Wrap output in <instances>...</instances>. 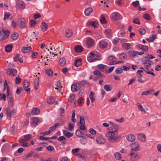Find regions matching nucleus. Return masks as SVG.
Listing matches in <instances>:
<instances>
[{
	"label": "nucleus",
	"mask_w": 161,
	"mask_h": 161,
	"mask_svg": "<svg viewBox=\"0 0 161 161\" xmlns=\"http://www.w3.org/2000/svg\"><path fill=\"white\" fill-rule=\"evenodd\" d=\"M119 128L117 125L114 124L109 128L110 131L106 134V136L108 137V141L110 142H115L120 140V136H117Z\"/></svg>",
	"instance_id": "nucleus-1"
},
{
	"label": "nucleus",
	"mask_w": 161,
	"mask_h": 161,
	"mask_svg": "<svg viewBox=\"0 0 161 161\" xmlns=\"http://www.w3.org/2000/svg\"><path fill=\"white\" fill-rule=\"evenodd\" d=\"M101 59V57L98 54H94L91 52L90 55L87 58V60L90 62H92L95 60H100Z\"/></svg>",
	"instance_id": "nucleus-2"
},
{
	"label": "nucleus",
	"mask_w": 161,
	"mask_h": 161,
	"mask_svg": "<svg viewBox=\"0 0 161 161\" xmlns=\"http://www.w3.org/2000/svg\"><path fill=\"white\" fill-rule=\"evenodd\" d=\"M130 156V159L131 161H135L137 160L139 158V156L138 153H135L133 151H131L129 155Z\"/></svg>",
	"instance_id": "nucleus-3"
},
{
	"label": "nucleus",
	"mask_w": 161,
	"mask_h": 161,
	"mask_svg": "<svg viewBox=\"0 0 161 161\" xmlns=\"http://www.w3.org/2000/svg\"><path fill=\"white\" fill-rule=\"evenodd\" d=\"M17 25L20 28H24L26 25L25 20L23 18L18 19L17 21Z\"/></svg>",
	"instance_id": "nucleus-4"
},
{
	"label": "nucleus",
	"mask_w": 161,
	"mask_h": 161,
	"mask_svg": "<svg viewBox=\"0 0 161 161\" xmlns=\"http://www.w3.org/2000/svg\"><path fill=\"white\" fill-rule=\"evenodd\" d=\"M130 148L132 151H137L140 149V145L137 142L132 143L130 145Z\"/></svg>",
	"instance_id": "nucleus-5"
},
{
	"label": "nucleus",
	"mask_w": 161,
	"mask_h": 161,
	"mask_svg": "<svg viewBox=\"0 0 161 161\" xmlns=\"http://www.w3.org/2000/svg\"><path fill=\"white\" fill-rule=\"evenodd\" d=\"M32 135L31 134H28L24 136V138L19 139V142L20 143H24L27 141H30L31 139Z\"/></svg>",
	"instance_id": "nucleus-6"
},
{
	"label": "nucleus",
	"mask_w": 161,
	"mask_h": 161,
	"mask_svg": "<svg viewBox=\"0 0 161 161\" xmlns=\"http://www.w3.org/2000/svg\"><path fill=\"white\" fill-rule=\"evenodd\" d=\"M30 85V81L27 80H25L23 83V87L24 89L25 90V91L28 93L29 92V93H30L29 92L31 88H27Z\"/></svg>",
	"instance_id": "nucleus-7"
},
{
	"label": "nucleus",
	"mask_w": 161,
	"mask_h": 161,
	"mask_svg": "<svg viewBox=\"0 0 161 161\" xmlns=\"http://www.w3.org/2000/svg\"><path fill=\"white\" fill-rule=\"evenodd\" d=\"M96 141L98 144L103 145L105 143L106 140L103 137L99 136L97 137Z\"/></svg>",
	"instance_id": "nucleus-8"
},
{
	"label": "nucleus",
	"mask_w": 161,
	"mask_h": 161,
	"mask_svg": "<svg viewBox=\"0 0 161 161\" xmlns=\"http://www.w3.org/2000/svg\"><path fill=\"white\" fill-rule=\"evenodd\" d=\"M81 87L80 84L79 83L72 84L71 86V91L73 92H74L79 90Z\"/></svg>",
	"instance_id": "nucleus-9"
},
{
	"label": "nucleus",
	"mask_w": 161,
	"mask_h": 161,
	"mask_svg": "<svg viewBox=\"0 0 161 161\" xmlns=\"http://www.w3.org/2000/svg\"><path fill=\"white\" fill-rule=\"evenodd\" d=\"M108 59L109 61H111L109 63V65L116 64L117 63L116 61V58L115 56L113 55L110 56L108 57Z\"/></svg>",
	"instance_id": "nucleus-10"
},
{
	"label": "nucleus",
	"mask_w": 161,
	"mask_h": 161,
	"mask_svg": "<svg viewBox=\"0 0 161 161\" xmlns=\"http://www.w3.org/2000/svg\"><path fill=\"white\" fill-rule=\"evenodd\" d=\"M111 18L116 21L119 20L121 18L120 14L117 12L113 13L111 15Z\"/></svg>",
	"instance_id": "nucleus-11"
},
{
	"label": "nucleus",
	"mask_w": 161,
	"mask_h": 161,
	"mask_svg": "<svg viewBox=\"0 0 161 161\" xmlns=\"http://www.w3.org/2000/svg\"><path fill=\"white\" fill-rule=\"evenodd\" d=\"M108 45V43L107 42L104 40H103L100 41L99 45L101 48H104L106 47Z\"/></svg>",
	"instance_id": "nucleus-12"
},
{
	"label": "nucleus",
	"mask_w": 161,
	"mask_h": 161,
	"mask_svg": "<svg viewBox=\"0 0 161 161\" xmlns=\"http://www.w3.org/2000/svg\"><path fill=\"white\" fill-rule=\"evenodd\" d=\"M3 33L4 34V36H1L0 37V41H2L5 39H6L10 34V32L8 31H3Z\"/></svg>",
	"instance_id": "nucleus-13"
},
{
	"label": "nucleus",
	"mask_w": 161,
	"mask_h": 161,
	"mask_svg": "<svg viewBox=\"0 0 161 161\" xmlns=\"http://www.w3.org/2000/svg\"><path fill=\"white\" fill-rule=\"evenodd\" d=\"M137 138L139 140L142 142H144L146 140V136L143 133L138 134Z\"/></svg>",
	"instance_id": "nucleus-14"
},
{
	"label": "nucleus",
	"mask_w": 161,
	"mask_h": 161,
	"mask_svg": "<svg viewBox=\"0 0 161 161\" xmlns=\"http://www.w3.org/2000/svg\"><path fill=\"white\" fill-rule=\"evenodd\" d=\"M152 63V61L149 60H145L144 62H143V63L144 64V67L146 69H148L150 67L151 63Z\"/></svg>",
	"instance_id": "nucleus-15"
},
{
	"label": "nucleus",
	"mask_w": 161,
	"mask_h": 161,
	"mask_svg": "<svg viewBox=\"0 0 161 161\" xmlns=\"http://www.w3.org/2000/svg\"><path fill=\"white\" fill-rule=\"evenodd\" d=\"M94 43V40L92 38H89L87 41V44L88 48H91L93 46Z\"/></svg>",
	"instance_id": "nucleus-16"
},
{
	"label": "nucleus",
	"mask_w": 161,
	"mask_h": 161,
	"mask_svg": "<svg viewBox=\"0 0 161 161\" xmlns=\"http://www.w3.org/2000/svg\"><path fill=\"white\" fill-rule=\"evenodd\" d=\"M87 26L90 25L93 27L94 28H97L98 26V23L97 22L89 21L86 23Z\"/></svg>",
	"instance_id": "nucleus-17"
},
{
	"label": "nucleus",
	"mask_w": 161,
	"mask_h": 161,
	"mask_svg": "<svg viewBox=\"0 0 161 161\" xmlns=\"http://www.w3.org/2000/svg\"><path fill=\"white\" fill-rule=\"evenodd\" d=\"M22 51L24 53H28L32 51V48L31 46L29 47H23L22 49Z\"/></svg>",
	"instance_id": "nucleus-18"
},
{
	"label": "nucleus",
	"mask_w": 161,
	"mask_h": 161,
	"mask_svg": "<svg viewBox=\"0 0 161 161\" xmlns=\"http://www.w3.org/2000/svg\"><path fill=\"white\" fill-rule=\"evenodd\" d=\"M138 52L135 51H128V55L129 57L130 58H134L137 55Z\"/></svg>",
	"instance_id": "nucleus-19"
},
{
	"label": "nucleus",
	"mask_w": 161,
	"mask_h": 161,
	"mask_svg": "<svg viewBox=\"0 0 161 161\" xmlns=\"http://www.w3.org/2000/svg\"><path fill=\"white\" fill-rule=\"evenodd\" d=\"M93 73L94 75H97L99 79L103 77V75L102 73L98 70L94 71Z\"/></svg>",
	"instance_id": "nucleus-20"
},
{
	"label": "nucleus",
	"mask_w": 161,
	"mask_h": 161,
	"mask_svg": "<svg viewBox=\"0 0 161 161\" xmlns=\"http://www.w3.org/2000/svg\"><path fill=\"white\" fill-rule=\"evenodd\" d=\"M135 136L133 134L129 135L126 137L127 140L130 142H134L135 141Z\"/></svg>",
	"instance_id": "nucleus-21"
},
{
	"label": "nucleus",
	"mask_w": 161,
	"mask_h": 161,
	"mask_svg": "<svg viewBox=\"0 0 161 161\" xmlns=\"http://www.w3.org/2000/svg\"><path fill=\"white\" fill-rule=\"evenodd\" d=\"M75 51L77 53H81L83 51V48L81 45L75 46Z\"/></svg>",
	"instance_id": "nucleus-22"
},
{
	"label": "nucleus",
	"mask_w": 161,
	"mask_h": 161,
	"mask_svg": "<svg viewBox=\"0 0 161 161\" xmlns=\"http://www.w3.org/2000/svg\"><path fill=\"white\" fill-rule=\"evenodd\" d=\"M137 47L141 49L146 52H147L148 50V47L147 46H145L142 45L141 44H139L137 45Z\"/></svg>",
	"instance_id": "nucleus-23"
},
{
	"label": "nucleus",
	"mask_w": 161,
	"mask_h": 161,
	"mask_svg": "<svg viewBox=\"0 0 161 161\" xmlns=\"http://www.w3.org/2000/svg\"><path fill=\"white\" fill-rule=\"evenodd\" d=\"M31 120L32 121L31 124L33 125L34 127H35L39 121L38 119L36 117L32 118Z\"/></svg>",
	"instance_id": "nucleus-24"
},
{
	"label": "nucleus",
	"mask_w": 161,
	"mask_h": 161,
	"mask_svg": "<svg viewBox=\"0 0 161 161\" xmlns=\"http://www.w3.org/2000/svg\"><path fill=\"white\" fill-rule=\"evenodd\" d=\"M66 63V60L64 58H62L59 60V64L61 66H63Z\"/></svg>",
	"instance_id": "nucleus-25"
},
{
	"label": "nucleus",
	"mask_w": 161,
	"mask_h": 161,
	"mask_svg": "<svg viewBox=\"0 0 161 161\" xmlns=\"http://www.w3.org/2000/svg\"><path fill=\"white\" fill-rule=\"evenodd\" d=\"M105 35L107 37H110L111 34V30L110 29H107L105 30L104 31Z\"/></svg>",
	"instance_id": "nucleus-26"
},
{
	"label": "nucleus",
	"mask_w": 161,
	"mask_h": 161,
	"mask_svg": "<svg viewBox=\"0 0 161 161\" xmlns=\"http://www.w3.org/2000/svg\"><path fill=\"white\" fill-rule=\"evenodd\" d=\"M93 11V9L91 8H86L85 11V14L86 16H89Z\"/></svg>",
	"instance_id": "nucleus-27"
},
{
	"label": "nucleus",
	"mask_w": 161,
	"mask_h": 161,
	"mask_svg": "<svg viewBox=\"0 0 161 161\" xmlns=\"http://www.w3.org/2000/svg\"><path fill=\"white\" fill-rule=\"evenodd\" d=\"M55 101V98L53 97H50L48 98L47 99V103L49 104H52L54 103Z\"/></svg>",
	"instance_id": "nucleus-28"
},
{
	"label": "nucleus",
	"mask_w": 161,
	"mask_h": 161,
	"mask_svg": "<svg viewBox=\"0 0 161 161\" xmlns=\"http://www.w3.org/2000/svg\"><path fill=\"white\" fill-rule=\"evenodd\" d=\"M60 125V124L58 123L55 124L53 126L50 127L49 130L50 132H52L53 131L56 129L57 127Z\"/></svg>",
	"instance_id": "nucleus-29"
},
{
	"label": "nucleus",
	"mask_w": 161,
	"mask_h": 161,
	"mask_svg": "<svg viewBox=\"0 0 161 161\" xmlns=\"http://www.w3.org/2000/svg\"><path fill=\"white\" fill-rule=\"evenodd\" d=\"M64 133L65 136L67 138H69L73 136V133L69 132L67 130H65L64 131Z\"/></svg>",
	"instance_id": "nucleus-30"
},
{
	"label": "nucleus",
	"mask_w": 161,
	"mask_h": 161,
	"mask_svg": "<svg viewBox=\"0 0 161 161\" xmlns=\"http://www.w3.org/2000/svg\"><path fill=\"white\" fill-rule=\"evenodd\" d=\"M6 110L7 111V118L8 120H10L11 118V110L8 107H7L6 108Z\"/></svg>",
	"instance_id": "nucleus-31"
},
{
	"label": "nucleus",
	"mask_w": 161,
	"mask_h": 161,
	"mask_svg": "<svg viewBox=\"0 0 161 161\" xmlns=\"http://www.w3.org/2000/svg\"><path fill=\"white\" fill-rule=\"evenodd\" d=\"M76 67H78L82 64L81 59H78L75 60L74 63Z\"/></svg>",
	"instance_id": "nucleus-32"
},
{
	"label": "nucleus",
	"mask_w": 161,
	"mask_h": 161,
	"mask_svg": "<svg viewBox=\"0 0 161 161\" xmlns=\"http://www.w3.org/2000/svg\"><path fill=\"white\" fill-rule=\"evenodd\" d=\"M156 37L157 36L156 35H153L152 37H150L149 38H146V39L149 42H152L154 41Z\"/></svg>",
	"instance_id": "nucleus-33"
},
{
	"label": "nucleus",
	"mask_w": 161,
	"mask_h": 161,
	"mask_svg": "<svg viewBox=\"0 0 161 161\" xmlns=\"http://www.w3.org/2000/svg\"><path fill=\"white\" fill-rule=\"evenodd\" d=\"M40 109L38 108H35L31 111V113L33 114L37 115L39 114L40 112Z\"/></svg>",
	"instance_id": "nucleus-34"
},
{
	"label": "nucleus",
	"mask_w": 161,
	"mask_h": 161,
	"mask_svg": "<svg viewBox=\"0 0 161 161\" xmlns=\"http://www.w3.org/2000/svg\"><path fill=\"white\" fill-rule=\"evenodd\" d=\"M13 46L12 45H9L6 46L5 47V51L7 52H10L13 48Z\"/></svg>",
	"instance_id": "nucleus-35"
},
{
	"label": "nucleus",
	"mask_w": 161,
	"mask_h": 161,
	"mask_svg": "<svg viewBox=\"0 0 161 161\" xmlns=\"http://www.w3.org/2000/svg\"><path fill=\"white\" fill-rule=\"evenodd\" d=\"M73 34L72 31L70 30H68L66 31L65 36L67 37H69L72 36Z\"/></svg>",
	"instance_id": "nucleus-36"
},
{
	"label": "nucleus",
	"mask_w": 161,
	"mask_h": 161,
	"mask_svg": "<svg viewBox=\"0 0 161 161\" xmlns=\"http://www.w3.org/2000/svg\"><path fill=\"white\" fill-rule=\"evenodd\" d=\"M101 18L100 19V21L102 24H106L107 22L106 20L105 17L103 14L101 15Z\"/></svg>",
	"instance_id": "nucleus-37"
},
{
	"label": "nucleus",
	"mask_w": 161,
	"mask_h": 161,
	"mask_svg": "<svg viewBox=\"0 0 161 161\" xmlns=\"http://www.w3.org/2000/svg\"><path fill=\"white\" fill-rule=\"evenodd\" d=\"M46 73L47 75L49 76H51L53 74V72L51 69H47L46 70Z\"/></svg>",
	"instance_id": "nucleus-38"
},
{
	"label": "nucleus",
	"mask_w": 161,
	"mask_h": 161,
	"mask_svg": "<svg viewBox=\"0 0 161 161\" xmlns=\"http://www.w3.org/2000/svg\"><path fill=\"white\" fill-rule=\"evenodd\" d=\"M75 134L77 136L80 137L83 136L84 135V133L79 130H76Z\"/></svg>",
	"instance_id": "nucleus-39"
},
{
	"label": "nucleus",
	"mask_w": 161,
	"mask_h": 161,
	"mask_svg": "<svg viewBox=\"0 0 161 161\" xmlns=\"http://www.w3.org/2000/svg\"><path fill=\"white\" fill-rule=\"evenodd\" d=\"M42 30L43 31H46L47 29L48 26L44 22H42Z\"/></svg>",
	"instance_id": "nucleus-40"
},
{
	"label": "nucleus",
	"mask_w": 161,
	"mask_h": 161,
	"mask_svg": "<svg viewBox=\"0 0 161 161\" xmlns=\"http://www.w3.org/2000/svg\"><path fill=\"white\" fill-rule=\"evenodd\" d=\"M106 66L105 65L103 64H99L97 66V68H98L102 72H103L104 70V68Z\"/></svg>",
	"instance_id": "nucleus-41"
},
{
	"label": "nucleus",
	"mask_w": 161,
	"mask_h": 161,
	"mask_svg": "<svg viewBox=\"0 0 161 161\" xmlns=\"http://www.w3.org/2000/svg\"><path fill=\"white\" fill-rule=\"evenodd\" d=\"M48 53L50 54L51 53V52H50L49 49H47V51H44L43 54L44 56V58H48V56H49Z\"/></svg>",
	"instance_id": "nucleus-42"
},
{
	"label": "nucleus",
	"mask_w": 161,
	"mask_h": 161,
	"mask_svg": "<svg viewBox=\"0 0 161 161\" xmlns=\"http://www.w3.org/2000/svg\"><path fill=\"white\" fill-rule=\"evenodd\" d=\"M114 156L115 158L117 160H120L122 158L121 154L119 153H114Z\"/></svg>",
	"instance_id": "nucleus-43"
},
{
	"label": "nucleus",
	"mask_w": 161,
	"mask_h": 161,
	"mask_svg": "<svg viewBox=\"0 0 161 161\" xmlns=\"http://www.w3.org/2000/svg\"><path fill=\"white\" fill-rule=\"evenodd\" d=\"M123 47L126 50H128L130 48V45L129 43H125L123 44Z\"/></svg>",
	"instance_id": "nucleus-44"
},
{
	"label": "nucleus",
	"mask_w": 161,
	"mask_h": 161,
	"mask_svg": "<svg viewBox=\"0 0 161 161\" xmlns=\"http://www.w3.org/2000/svg\"><path fill=\"white\" fill-rule=\"evenodd\" d=\"M8 99L9 100V103H8L9 106L11 107H12L14 103L13 98L11 96H10V97L8 98Z\"/></svg>",
	"instance_id": "nucleus-45"
},
{
	"label": "nucleus",
	"mask_w": 161,
	"mask_h": 161,
	"mask_svg": "<svg viewBox=\"0 0 161 161\" xmlns=\"http://www.w3.org/2000/svg\"><path fill=\"white\" fill-rule=\"evenodd\" d=\"M33 154V153L32 152H30L28 154H26L24 157V160H26L29 158L31 157L32 155Z\"/></svg>",
	"instance_id": "nucleus-46"
},
{
	"label": "nucleus",
	"mask_w": 161,
	"mask_h": 161,
	"mask_svg": "<svg viewBox=\"0 0 161 161\" xmlns=\"http://www.w3.org/2000/svg\"><path fill=\"white\" fill-rule=\"evenodd\" d=\"M39 78H37L35 80V88L36 90H37L38 88L39 85Z\"/></svg>",
	"instance_id": "nucleus-47"
},
{
	"label": "nucleus",
	"mask_w": 161,
	"mask_h": 161,
	"mask_svg": "<svg viewBox=\"0 0 161 161\" xmlns=\"http://www.w3.org/2000/svg\"><path fill=\"white\" fill-rule=\"evenodd\" d=\"M119 57L121 59H126L127 58V55L125 53H122L119 54Z\"/></svg>",
	"instance_id": "nucleus-48"
},
{
	"label": "nucleus",
	"mask_w": 161,
	"mask_h": 161,
	"mask_svg": "<svg viewBox=\"0 0 161 161\" xmlns=\"http://www.w3.org/2000/svg\"><path fill=\"white\" fill-rule=\"evenodd\" d=\"M19 37V34L17 33H14L11 36L13 40H16Z\"/></svg>",
	"instance_id": "nucleus-49"
},
{
	"label": "nucleus",
	"mask_w": 161,
	"mask_h": 161,
	"mask_svg": "<svg viewBox=\"0 0 161 161\" xmlns=\"http://www.w3.org/2000/svg\"><path fill=\"white\" fill-rule=\"evenodd\" d=\"M104 88L106 91L108 92L111 91V90L110 86L108 84L105 85Z\"/></svg>",
	"instance_id": "nucleus-50"
},
{
	"label": "nucleus",
	"mask_w": 161,
	"mask_h": 161,
	"mask_svg": "<svg viewBox=\"0 0 161 161\" xmlns=\"http://www.w3.org/2000/svg\"><path fill=\"white\" fill-rule=\"evenodd\" d=\"M143 17L147 20H150L151 17L150 15L148 14H145L143 15Z\"/></svg>",
	"instance_id": "nucleus-51"
},
{
	"label": "nucleus",
	"mask_w": 161,
	"mask_h": 161,
	"mask_svg": "<svg viewBox=\"0 0 161 161\" xmlns=\"http://www.w3.org/2000/svg\"><path fill=\"white\" fill-rule=\"evenodd\" d=\"M139 31L140 33L142 35L145 34L146 32L145 30L143 28H140L139 30Z\"/></svg>",
	"instance_id": "nucleus-52"
},
{
	"label": "nucleus",
	"mask_w": 161,
	"mask_h": 161,
	"mask_svg": "<svg viewBox=\"0 0 161 161\" xmlns=\"http://www.w3.org/2000/svg\"><path fill=\"white\" fill-rule=\"evenodd\" d=\"M73 112L72 113V118H71V120L73 122L75 123L76 122V120L75 118V110H73Z\"/></svg>",
	"instance_id": "nucleus-53"
},
{
	"label": "nucleus",
	"mask_w": 161,
	"mask_h": 161,
	"mask_svg": "<svg viewBox=\"0 0 161 161\" xmlns=\"http://www.w3.org/2000/svg\"><path fill=\"white\" fill-rule=\"evenodd\" d=\"M7 95L8 98L11 96V94L10 91V88L8 86H7Z\"/></svg>",
	"instance_id": "nucleus-54"
},
{
	"label": "nucleus",
	"mask_w": 161,
	"mask_h": 161,
	"mask_svg": "<svg viewBox=\"0 0 161 161\" xmlns=\"http://www.w3.org/2000/svg\"><path fill=\"white\" fill-rule=\"evenodd\" d=\"M75 95L74 94H71L69 97V101L71 103H72L74 101Z\"/></svg>",
	"instance_id": "nucleus-55"
},
{
	"label": "nucleus",
	"mask_w": 161,
	"mask_h": 161,
	"mask_svg": "<svg viewBox=\"0 0 161 161\" xmlns=\"http://www.w3.org/2000/svg\"><path fill=\"white\" fill-rule=\"evenodd\" d=\"M21 80V79L19 76H18L16 78L15 83L16 84H18L20 83Z\"/></svg>",
	"instance_id": "nucleus-56"
},
{
	"label": "nucleus",
	"mask_w": 161,
	"mask_h": 161,
	"mask_svg": "<svg viewBox=\"0 0 161 161\" xmlns=\"http://www.w3.org/2000/svg\"><path fill=\"white\" fill-rule=\"evenodd\" d=\"M30 24L31 26H34L36 25V22L35 20L31 19L30 21Z\"/></svg>",
	"instance_id": "nucleus-57"
},
{
	"label": "nucleus",
	"mask_w": 161,
	"mask_h": 161,
	"mask_svg": "<svg viewBox=\"0 0 161 161\" xmlns=\"http://www.w3.org/2000/svg\"><path fill=\"white\" fill-rule=\"evenodd\" d=\"M132 4L134 7H137L139 4V1H136L135 2H133L132 3Z\"/></svg>",
	"instance_id": "nucleus-58"
},
{
	"label": "nucleus",
	"mask_w": 161,
	"mask_h": 161,
	"mask_svg": "<svg viewBox=\"0 0 161 161\" xmlns=\"http://www.w3.org/2000/svg\"><path fill=\"white\" fill-rule=\"evenodd\" d=\"M123 69L122 68H120L116 69L115 70V73L117 74H119L121 73L122 72Z\"/></svg>",
	"instance_id": "nucleus-59"
},
{
	"label": "nucleus",
	"mask_w": 161,
	"mask_h": 161,
	"mask_svg": "<svg viewBox=\"0 0 161 161\" xmlns=\"http://www.w3.org/2000/svg\"><path fill=\"white\" fill-rule=\"evenodd\" d=\"M80 123L81 125H84L85 123L84 119L83 116L80 117Z\"/></svg>",
	"instance_id": "nucleus-60"
},
{
	"label": "nucleus",
	"mask_w": 161,
	"mask_h": 161,
	"mask_svg": "<svg viewBox=\"0 0 161 161\" xmlns=\"http://www.w3.org/2000/svg\"><path fill=\"white\" fill-rule=\"evenodd\" d=\"M133 22L136 24L140 25L141 23L140 22V20L138 18H135L133 20Z\"/></svg>",
	"instance_id": "nucleus-61"
},
{
	"label": "nucleus",
	"mask_w": 161,
	"mask_h": 161,
	"mask_svg": "<svg viewBox=\"0 0 161 161\" xmlns=\"http://www.w3.org/2000/svg\"><path fill=\"white\" fill-rule=\"evenodd\" d=\"M18 5L21 8L23 9L25 8V4L24 2H20L18 3Z\"/></svg>",
	"instance_id": "nucleus-62"
},
{
	"label": "nucleus",
	"mask_w": 161,
	"mask_h": 161,
	"mask_svg": "<svg viewBox=\"0 0 161 161\" xmlns=\"http://www.w3.org/2000/svg\"><path fill=\"white\" fill-rule=\"evenodd\" d=\"M47 149L49 151H53L54 149L53 147L51 146H48L47 147Z\"/></svg>",
	"instance_id": "nucleus-63"
},
{
	"label": "nucleus",
	"mask_w": 161,
	"mask_h": 161,
	"mask_svg": "<svg viewBox=\"0 0 161 161\" xmlns=\"http://www.w3.org/2000/svg\"><path fill=\"white\" fill-rule=\"evenodd\" d=\"M19 54H16L15 56L14 57V60L15 61L17 62L19 58Z\"/></svg>",
	"instance_id": "nucleus-64"
}]
</instances>
